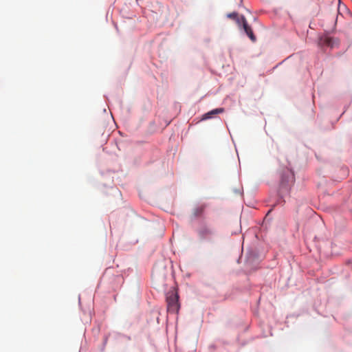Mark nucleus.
Here are the masks:
<instances>
[{
    "label": "nucleus",
    "instance_id": "obj_5",
    "mask_svg": "<svg viewBox=\"0 0 352 352\" xmlns=\"http://www.w3.org/2000/svg\"><path fill=\"white\" fill-rule=\"evenodd\" d=\"M227 17L235 20L238 25H241V16L239 17L237 12H234L229 13L227 14Z\"/></svg>",
    "mask_w": 352,
    "mask_h": 352
},
{
    "label": "nucleus",
    "instance_id": "obj_2",
    "mask_svg": "<svg viewBox=\"0 0 352 352\" xmlns=\"http://www.w3.org/2000/svg\"><path fill=\"white\" fill-rule=\"evenodd\" d=\"M241 24H242L245 32L251 39V41L253 42L256 41V36H254L251 27L248 25L247 20L244 16H241Z\"/></svg>",
    "mask_w": 352,
    "mask_h": 352
},
{
    "label": "nucleus",
    "instance_id": "obj_4",
    "mask_svg": "<svg viewBox=\"0 0 352 352\" xmlns=\"http://www.w3.org/2000/svg\"><path fill=\"white\" fill-rule=\"evenodd\" d=\"M223 111H224L223 108H217V109H213V110L208 112L207 113L204 114V119L211 118L213 117V116L218 114V113H223Z\"/></svg>",
    "mask_w": 352,
    "mask_h": 352
},
{
    "label": "nucleus",
    "instance_id": "obj_3",
    "mask_svg": "<svg viewBox=\"0 0 352 352\" xmlns=\"http://www.w3.org/2000/svg\"><path fill=\"white\" fill-rule=\"evenodd\" d=\"M212 234L213 230L208 226H203L198 230V234L201 239H207Z\"/></svg>",
    "mask_w": 352,
    "mask_h": 352
},
{
    "label": "nucleus",
    "instance_id": "obj_1",
    "mask_svg": "<svg viewBox=\"0 0 352 352\" xmlns=\"http://www.w3.org/2000/svg\"><path fill=\"white\" fill-rule=\"evenodd\" d=\"M178 298L177 294L175 293H172L167 296V309L169 312L177 313L178 311L179 308Z\"/></svg>",
    "mask_w": 352,
    "mask_h": 352
},
{
    "label": "nucleus",
    "instance_id": "obj_7",
    "mask_svg": "<svg viewBox=\"0 0 352 352\" xmlns=\"http://www.w3.org/2000/svg\"><path fill=\"white\" fill-rule=\"evenodd\" d=\"M201 212H202V208L197 209L195 211V215L196 216L199 215V214L201 213Z\"/></svg>",
    "mask_w": 352,
    "mask_h": 352
},
{
    "label": "nucleus",
    "instance_id": "obj_6",
    "mask_svg": "<svg viewBox=\"0 0 352 352\" xmlns=\"http://www.w3.org/2000/svg\"><path fill=\"white\" fill-rule=\"evenodd\" d=\"M294 181V176L292 172L288 171V181L289 183H293Z\"/></svg>",
    "mask_w": 352,
    "mask_h": 352
}]
</instances>
